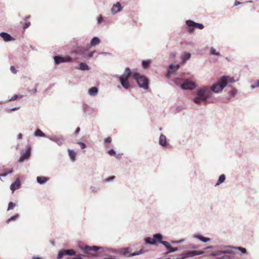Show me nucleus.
I'll list each match as a JSON object with an SVG mask.
<instances>
[{
	"instance_id": "f257e3e1",
	"label": "nucleus",
	"mask_w": 259,
	"mask_h": 259,
	"mask_svg": "<svg viewBox=\"0 0 259 259\" xmlns=\"http://www.w3.org/2000/svg\"><path fill=\"white\" fill-rule=\"evenodd\" d=\"M163 236L160 234H156L153 235V238H146L145 241L147 243L151 245H156L157 243L162 244L167 249V253L173 252L178 250L177 247H172L170 243L167 241H162Z\"/></svg>"
},
{
	"instance_id": "f03ea898",
	"label": "nucleus",
	"mask_w": 259,
	"mask_h": 259,
	"mask_svg": "<svg viewBox=\"0 0 259 259\" xmlns=\"http://www.w3.org/2000/svg\"><path fill=\"white\" fill-rule=\"evenodd\" d=\"M132 75V72L129 68H126L124 73L119 77L120 82L125 89H128L130 87V83L128 81V78Z\"/></svg>"
},
{
	"instance_id": "7ed1b4c3",
	"label": "nucleus",
	"mask_w": 259,
	"mask_h": 259,
	"mask_svg": "<svg viewBox=\"0 0 259 259\" xmlns=\"http://www.w3.org/2000/svg\"><path fill=\"white\" fill-rule=\"evenodd\" d=\"M133 78L137 80V82L140 88L144 89L148 88V80L144 76L141 75L138 73H134L133 74Z\"/></svg>"
},
{
	"instance_id": "20e7f679",
	"label": "nucleus",
	"mask_w": 259,
	"mask_h": 259,
	"mask_svg": "<svg viewBox=\"0 0 259 259\" xmlns=\"http://www.w3.org/2000/svg\"><path fill=\"white\" fill-rule=\"evenodd\" d=\"M228 77L224 76L222 77L218 82L211 87V90L218 93L222 91L227 85Z\"/></svg>"
},
{
	"instance_id": "39448f33",
	"label": "nucleus",
	"mask_w": 259,
	"mask_h": 259,
	"mask_svg": "<svg viewBox=\"0 0 259 259\" xmlns=\"http://www.w3.org/2000/svg\"><path fill=\"white\" fill-rule=\"evenodd\" d=\"M204 253L203 251H187L181 254L180 256L175 259H186L194 256L202 254Z\"/></svg>"
},
{
	"instance_id": "423d86ee",
	"label": "nucleus",
	"mask_w": 259,
	"mask_h": 259,
	"mask_svg": "<svg viewBox=\"0 0 259 259\" xmlns=\"http://www.w3.org/2000/svg\"><path fill=\"white\" fill-rule=\"evenodd\" d=\"M211 93L209 90V87H204L203 88L199 89L197 91V95L198 96L206 97L209 98L210 97Z\"/></svg>"
},
{
	"instance_id": "0eeeda50",
	"label": "nucleus",
	"mask_w": 259,
	"mask_h": 259,
	"mask_svg": "<svg viewBox=\"0 0 259 259\" xmlns=\"http://www.w3.org/2000/svg\"><path fill=\"white\" fill-rule=\"evenodd\" d=\"M132 250L130 248H123L121 249V252L126 256H132L139 255L145 252L143 249H141L139 251H135L131 253Z\"/></svg>"
},
{
	"instance_id": "6e6552de",
	"label": "nucleus",
	"mask_w": 259,
	"mask_h": 259,
	"mask_svg": "<svg viewBox=\"0 0 259 259\" xmlns=\"http://www.w3.org/2000/svg\"><path fill=\"white\" fill-rule=\"evenodd\" d=\"M187 25L189 27L188 31L189 33H192L194 31L193 28L202 29L204 28L203 24L194 22L192 20H187L186 21Z\"/></svg>"
},
{
	"instance_id": "1a4fd4ad",
	"label": "nucleus",
	"mask_w": 259,
	"mask_h": 259,
	"mask_svg": "<svg viewBox=\"0 0 259 259\" xmlns=\"http://www.w3.org/2000/svg\"><path fill=\"white\" fill-rule=\"evenodd\" d=\"M100 248H101L100 247H98L96 246H89L86 245L82 248V249L84 253H90L93 256H95L96 255L95 252L98 250L100 249Z\"/></svg>"
},
{
	"instance_id": "9d476101",
	"label": "nucleus",
	"mask_w": 259,
	"mask_h": 259,
	"mask_svg": "<svg viewBox=\"0 0 259 259\" xmlns=\"http://www.w3.org/2000/svg\"><path fill=\"white\" fill-rule=\"evenodd\" d=\"M181 88L184 90H193L196 88L194 82L186 80L182 84Z\"/></svg>"
},
{
	"instance_id": "9b49d317",
	"label": "nucleus",
	"mask_w": 259,
	"mask_h": 259,
	"mask_svg": "<svg viewBox=\"0 0 259 259\" xmlns=\"http://www.w3.org/2000/svg\"><path fill=\"white\" fill-rule=\"evenodd\" d=\"M75 254V251L73 249H63L59 251L57 259L61 258L63 256L66 255H73Z\"/></svg>"
},
{
	"instance_id": "f8f14e48",
	"label": "nucleus",
	"mask_w": 259,
	"mask_h": 259,
	"mask_svg": "<svg viewBox=\"0 0 259 259\" xmlns=\"http://www.w3.org/2000/svg\"><path fill=\"white\" fill-rule=\"evenodd\" d=\"M55 63L59 64L62 62H70L71 58L69 57H62L61 56H56L54 57Z\"/></svg>"
},
{
	"instance_id": "ddd939ff",
	"label": "nucleus",
	"mask_w": 259,
	"mask_h": 259,
	"mask_svg": "<svg viewBox=\"0 0 259 259\" xmlns=\"http://www.w3.org/2000/svg\"><path fill=\"white\" fill-rule=\"evenodd\" d=\"M30 150L31 148L30 146L27 147L26 152L22 154L21 157H20L18 161L20 162H22L24 161L25 160H26L29 158L30 156Z\"/></svg>"
},
{
	"instance_id": "4468645a",
	"label": "nucleus",
	"mask_w": 259,
	"mask_h": 259,
	"mask_svg": "<svg viewBox=\"0 0 259 259\" xmlns=\"http://www.w3.org/2000/svg\"><path fill=\"white\" fill-rule=\"evenodd\" d=\"M50 139L52 141L55 142L59 145H62L64 141V139L62 136H53L50 138Z\"/></svg>"
},
{
	"instance_id": "2eb2a0df",
	"label": "nucleus",
	"mask_w": 259,
	"mask_h": 259,
	"mask_svg": "<svg viewBox=\"0 0 259 259\" xmlns=\"http://www.w3.org/2000/svg\"><path fill=\"white\" fill-rule=\"evenodd\" d=\"M20 187V182L19 178L17 179L15 182L12 184L10 188L11 190L14 192L15 190L18 189Z\"/></svg>"
},
{
	"instance_id": "dca6fc26",
	"label": "nucleus",
	"mask_w": 259,
	"mask_h": 259,
	"mask_svg": "<svg viewBox=\"0 0 259 259\" xmlns=\"http://www.w3.org/2000/svg\"><path fill=\"white\" fill-rule=\"evenodd\" d=\"M121 10V6L119 2H117L116 4L114 5L111 9V11L113 13H116Z\"/></svg>"
},
{
	"instance_id": "f3484780",
	"label": "nucleus",
	"mask_w": 259,
	"mask_h": 259,
	"mask_svg": "<svg viewBox=\"0 0 259 259\" xmlns=\"http://www.w3.org/2000/svg\"><path fill=\"white\" fill-rule=\"evenodd\" d=\"M0 36L5 41H8L13 39V37L10 34L6 32H1Z\"/></svg>"
},
{
	"instance_id": "a211bd4d",
	"label": "nucleus",
	"mask_w": 259,
	"mask_h": 259,
	"mask_svg": "<svg viewBox=\"0 0 259 259\" xmlns=\"http://www.w3.org/2000/svg\"><path fill=\"white\" fill-rule=\"evenodd\" d=\"M207 99L208 98H206V97H201L200 96H198L197 97L194 98L193 101L196 104H199L201 102L206 103Z\"/></svg>"
},
{
	"instance_id": "6ab92c4d",
	"label": "nucleus",
	"mask_w": 259,
	"mask_h": 259,
	"mask_svg": "<svg viewBox=\"0 0 259 259\" xmlns=\"http://www.w3.org/2000/svg\"><path fill=\"white\" fill-rule=\"evenodd\" d=\"M36 180L39 184H42L47 182L49 178L45 177H37Z\"/></svg>"
},
{
	"instance_id": "aec40b11",
	"label": "nucleus",
	"mask_w": 259,
	"mask_h": 259,
	"mask_svg": "<svg viewBox=\"0 0 259 259\" xmlns=\"http://www.w3.org/2000/svg\"><path fill=\"white\" fill-rule=\"evenodd\" d=\"M159 144L161 146H165L166 145V138L165 136L161 135L159 138Z\"/></svg>"
},
{
	"instance_id": "412c9836",
	"label": "nucleus",
	"mask_w": 259,
	"mask_h": 259,
	"mask_svg": "<svg viewBox=\"0 0 259 259\" xmlns=\"http://www.w3.org/2000/svg\"><path fill=\"white\" fill-rule=\"evenodd\" d=\"M68 154L69 157L72 161H75L76 157V153L72 150L68 149Z\"/></svg>"
},
{
	"instance_id": "4be33fe9",
	"label": "nucleus",
	"mask_w": 259,
	"mask_h": 259,
	"mask_svg": "<svg viewBox=\"0 0 259 259\" xmlns=\"http://www.w3.org/2000/svg\"><path fill=\"white\" fill-rule=\"evenodd\" d=\"M98 91L97 87H92L89 90V94L91 96H95L97 94Z\"/></svg>"
},
{
	"instance_id": "5701e85b",
	"label": "nucleus",
	"mask_w": 259,
	"mask_h": 259,
	"mask_svg": "<svg viewBox=\"0 0 259 259\" xmlns=\"http://www.w3.org/2000/svg\"><path fill=\"white\" fill-rule=\"evenodd\" d=\"M100 42V39L97 37H94L91 41V46H95Z\"/></svg>"
},
{
	"instance_id": "b1692460",
	"label": "nucleus",
	"mask_w": 259,
	"mask_h": 259,
	"mask_svg": "<svg viewBox=\"0 0 259 259\" xmlns=\"http://www.w3.org/2000/svg\"><path fill=\"white\" fill-rule=\"evenodd\" d=\"M30 16H26L25 19H24V20H25V23L24 24L23 26V29H26L27 28L29 27L31 24L30 22L29 21H27V19H30Z\"/></svg>"
},
{
	"instance_id": "393cba45",
	"label": "nucleus",
	"mask_w": 259,
	"mask_h": 259,
	"mask_svg": "<svg viewBox=\"0 0 259 259\" xmlns=\"http://www.w3.org/2000/svg\"><path fill=\"white\" fill-rule=\"evenodd\" d=\"M79 69L81 70H88L90 69V68L85 63L82 62L79 64Z\"/></svg>"
},
{
	"instance_id": "a878e982",
	"label": "nucleus",
	"mask_w": 259,
	"mask_h": 259,
	"mask_svg": "<svg viewBox=\"0 0 259 259\" xmlns=\"http://www.w3.org/2000/svg\"><path fill=\"white\" fill-rule=\"evenodd\" d=\"M34 135L37 137H46V135L39 129H37L35 131Z\"/></svg>"
},
{
	"instance_id": "bb28decb",
	"label": "nucleus",
	"mask_w": 259,
	"mask_h": 259,
	"mask_svg": "<svg viewBox=\"0 0 259 259\" xmlns=\"http://www.w3.org/2000/svg\"><path fill=\"white\" fill-rule=\"evenodd\" d=\"M226 177L225 175H221L219 178L218 181L216 184V185H219L221 183H223L225 180Z\"/></svg>"
},
{
	"instance_id": "cd10ccee",
	"label": "nucleus",
	"mask_w": 259,
	"mask_h": 259,
	"mask_svg": "<svg viewBox=\"0 0 259 259\" xmlns=\"http://www.w3.org/2000/svg\"><path fill=\"white\" fill-rule=\"evenodd\" d=\"M195 237L199 239L201 241L204 242L209 241L210 240V238L204 237H203L201 235H199L195 236Z\"/></svg>"
},
{
	"instance_id": "c85d7f7f",
	"label": "nucleus",
	"mask_w": 259,
	"mask_h": 259,
	"mask_svg": "<svg viewBox=\"0 0 259 259\" xmlns=\"http://www.w3.org/2000/svg\"><path fill=\"white\" fill-rule=\"evenodd\" d=\"M150 63V62L149 61H143L142 66L144 68H147L149 67Z\"/></svg>"
},
{
	"instance_id": "c756f323",
	"label": "nucleus",
	"mask_w": 259,
	"mask_h": 259,
	"mask_svg": "<svg viewBox=\"0 0 259 259\" xmlns=\"http://www.w3.org/2000/svg\"><path fill=\"white\" fill-rule=\"evenodd\" d=\"M15 206H16V204L15 203H13L12 202H10L9 203V206H8V207L7 210L13 209L15 207Z\"/></svg>"
},
{
	"instance_id": "7c9ffc66",
	"label": "nucleus",
	"mask_w": 259,
	"mask_h": 259,
	"mask_svg": "<svg viewBox=\"0 0 259 259\" xmlns=\"http://www.w3.org/2000/svg\"><path fill=\"white\" fill-rule=\"evenodd\" d=\"M235 249H238L240 251H241L242 253H246V249L245 248H242V247H234V248Z\"/></svg>"
},
{
	"instance_id": "2f4dec72",
	"label": "nucleus",
	"mask_w": 259,
	"mask_h": 259,
	"mask_svg": "<svg viewBox=\"0 0 259 259\" xmlns=\"http://www.w3.org/2000/svg\"><path fill=\"white\" fill-rule=\"evenodd\" d=\"M234 247L228 248L225 249V250H224L223 251V252H224V253H233V251L232 249H234Z\"/></svg>"
},
{
	"instance_id": "473e14b6",
	"label": "nucleus",
	"mask_w": 259,
	"mask_h": 259,
	"mask_svg": "<svg viewBox=\"0 0 259 259\" xmlns=\"http://www.w3.org/2000/svg\"><path fill=\"white\" fill-rule=\"evenodd\" d=\"M19 217V215L18 214H16L12 217H11L10 218H9L8 221H7V223H9V222H10L11 221H14V220H15L16 219H17Z\"/></svg>"
},
{
	"instance_id": "72a5a7b5",
	"label": "nucleus",
	"mask_w": 259,
	"mask_h": 259,
	"mask_svg": "<svg viewBox=\"0 0 259 259\" xmlns=\"http://www.w3.org/2000/svg\"><path fill=\"white\" fill-rule=\"evenodd\" d=\"M190 57H191V54L190 53H187L186 54L184 57H183V60L184 61H186V60H189L190 58Z\"/></svg>"
},
{
	"instance_id": "f704fd0d",
	"label": "nucleus",
	"mask_w": 259,
	"mask_h": 259,
	"mask_svg": "<svg viewBox=\"0 0 259 259\" xmlns=\"http://www.w3.org/2000/svg\"><path fill=\"white\" fill-rule=\"evenodd\" d=\"M210 53L212 55H220V54L219 52H217L213 48H211Z\"/></svg>"
},
{
	"instance_id": "c9c22d12",
	"label": "nucleus",
	"mask_w": 259,
	"mask_h": 259,
	"mask_svg": "<svg viewBox=\"0 0 259 259\" xmlns=\"http://www.w3.org/2000/svg\"><path fill=\"white\" fill-rule=\"evenodd\" d=\"M22 95H20V96H18V95H15L14 96H13L11 98V99L10 100V101H14V100H16L18 99V97L21 98H22Z\"/></svg>"
},
{
	"instance_id": "e433bc0d",
	"label": "nucleus",
	"mask_w": 259,
	"mask_h": 259,
	"mask_svg": "<svg viewBox=\"0 0 259 259\" xmlns=\"http://www.w3.org/2000/svg\"><path fill=\"white\" fill-rule=\"evenodd\" d=\"M251 87L252 89L259 87V80H256L255 83L252 84Z\"/></svg>"
},
{
	"instance_id": "4c0bfd02",
	"label": "nucleus",
	"mask_w": 259,
	"mask_h": 259,
	"mask_svg": "<svg viewBox=\"0 0 259 259\" xmlns=\"http://www.w3.org/2000/svg\"><path fill=\"white\" fill-rule=\"evenodd\" d=\"M108 153L111 156L115 155V152L113 149H111L108 151Z\"/></svg>"
},
{
	"instance_id": "58836bf2",
	"label": "nucleus",
	"mask_w": 259,
	"mask_h": 259,
	"mask_svg": "<svg viewBox=\"0 0 259 259\" xmlns=\"http://www.w3.org/2000/svg\"><path fill=\"white\" fill-rule=\"evenodd\" d=\"M78 144L80 146V148L83 149L86 147V145L84 143L82 142H78Z\"/></svg>"
},
{
	"instance_id": "ea45409f",
	"label": "nucleus",
	"mask_w": 259,
	"mask_h": 259,
	"mask_svg": "<svg viewBox=\"0 0 259 259\" xmlns=\"http://www.w3.org/2000/svg\"><path fill=\"white\" fill-rule=\"evenodd\" d=\"M10 70L11 71V72L14 74L16 73H17V70L16 69H15V67L13 66H12L10 68Z\"/></svg>"
},
{
	"instance_id": "a19ab883",
	"label": "nucleus",
	"mask_w": 259,
	"mask_h": 259,
	"mask_svg": "<svg viewBox=\"0 0 259 259\" xmlns=\"http://www.w3.org/2000/svg\"><path fill=\"white\" fill-rule=\"evenodd\" d=\"M111 138L110 137H108L107 138L105 139L104 142L105 143H110L111 142Z\"/></svg>"
},
{
	"instance_id": "79ce46f5",
	"label": "nucleus",
	"mask_w": 259,
	"mask_h": 259,
	"mask_svg": "<svg viewBox=\"0 0 259 259\" xmlns=\"http://www.w3.org/2000/svg\"><path fill=\"white\" fill-rule=\"evenodd\" d=\"M114 179H115V177L114 176H112V177H110L106 179L105 180V181L106 182H109V181H111V180H113Z\"/></svg>"
},
{
	"instance_id": "37998d69",
	"label": "nucleus",
	"mask_w": 259,
	"mask_h": 259,
	"mask_svg": "<svg viewBox=\"0 0 259 259\" xmlns=\"http://www.w3.org/2000/svg\"><path fill=\"white\" fill-rule=\"evenodd\" d=\"M103 20V18L102 17H100L99 18H98V23H100L101 22H102Z\"/></svg>"
},
{
	"instance_id": "c03bdc74",
	"label": "nucleus",
	"mask_w": 259,
	"mask_h": 259,
	"mask_svg": "<svg viewBox=\"0 0 259 259\" xmlns=\"http://www.w3.org/2000/svg\"><path fill=\"white\" fill-rule=\"evenodd\" d=\"M94 53V52H91L90 53H89L88 55V57L89 58H91L93 56V54Z\"/></svg>"
},
{
	"instance_id": "a18cd8bd",
	"label": "nucleus",
	"mask_w": 259,
	"mask_h": 259,
	"mask_svg": "<svg viewBox=\"0 0 259 259\" xmlns=\"http://www.w3.org/2000/svg\"><path fill=\"white\" fill-rule=\"evenodd\" d=\"M80 131V128L77 127L76 130L75 131V134H77Z\"/></svg>"
},
{
	"instance_id": "49530a36",
	"label": "nucleus",
	"mask_w": 259,
	"mask_h": 259,
	"mask_svg": "<svg viewBox=\"0 0 259 259\" xmlns=\"http://www.w3.org/2000/svg\"><path fill=\"white\" fill-rule=\"evenodd\" d=\"M22 137H23L22 134H21V133H20V134H18V137H18V139H21L22 138Z\"/></svg>"
},
{
	"instance_id": "de8ad7c7",
	"label": "nucleus",
	"mask_w": 259,
	"mask_h": 259,
	"mask_svg": "<svg viewBox=\"0 0 259 259\" xmlns=\"http://www.w3.org/2000/svg\"><path fill=\"white\" fill-rule=\"evenodd\" d=\"M240 4H241V3H240L239 2H238V1H236V2L235 3V4H234V6H237V5H240Z\"/></svg>"
},
{
	"instance_id": "09e8293b",
	"label": "nucleus",
	"mask_w": 259,
	"mask_h": 259,
	"mask_svg": "<svg viewBox=\"0 0 259 259\" xmlns=\"http://www.w3.org/2000/svg\"><path fill=\"white\" fill-rule=\"evenodd\" d=\"M32 259H41V258L38 256H33Z\"/></svg>"
},
{
	"instance_id": "8fccbe9b",
	"label": "nucleus",
	"mask_w": 259,
	"mask_h": 259,
	"mask_svg": "<svg viewBox=\"0 0 259 259\" xmlns=\"http://www.w3.org/2000/svg\"><path fill=\"white\" fill-rule=\"evenodd\" d=\"M169 68L171 69H172L173 68H174L175 67V66L172 64H171L169 65Z\"/></svg>"
},
{
	"instance_id": "3c124183",
	"label": "nucleus",
	"mask_w": 259,
	"mask_h": 259,
	"mask_svg": "<svg viewBox=\"0 0 259 259\" xmlns=\"http://www.w3.org/2000/svg\"><path fill=\"white\" fill-rule=\"evenodd\" d=\"M179 68H180V65H176L175 70H177L179 69Z\"/></svg>"
},
{
	"instance_id": "603ef678",
	"label": "nucleus",
	"mask_w": 259,
	"mask_h": 259,
	"mask_svg": "<svg viewBox=\"0 0 259 259\" xmlns=\"http://www.w3.org/2000/svg\"><path fill=\"white\" fill-rule=\"evenodd\" d=\"M104 259H115V258L113 257H109V258H105Z\"/></svg>"
},
{
	"instance_id": "864d4df0",
	"label": "nucleus",
	"mask_w": 259,
	"mask_h": 259,
	"mask_svg": "<svg viewBox=\"0 0 259 259\" xmlns=\"http://www.w3.org/2000/svg\"><path fill=\"white\" fill-rule=\"evenodd\" d=\"M226 257H227V256H223L222 257H221V259H226Z\"/></svg>"
},
{
	"instance_id": "5fc2aeb1",
	"label": "nucleus",
	"mask_w": 259,
	"mask_h": 259,
	"mask_svg": "<svg viewBox=\"0 0 259 259\" xmlns=\"http://www.w3.org/2000/svg\"><path fill=\"white\" fill-rule=\"evenodd\" d=\"M171 73V71H169L168 72V73H167V76H168L169 75V74L170 73Z\"/></svg>"
},
{
	"instance_id": "6e6d98bb",
	"label": "nucleus",
	"mask_w": 259,
	"mask_h": 259,
	"mask_svg": "<svg viewBox=\"0 0 259 259\" xmlns=\"http://www.w3.org/2000/svg\"><path fill=\"white\" fill-rule=\"evenodd\" d=\"M172 242L173 243H178V241H172Z\"/></svg>"
},
{
	"instance_id": "4d7b16f0",
	"label": "nucleus",
	"mask_w": 259,
	"mask_h": 259,
	"mask_svg": "<svg viewBox=\"0 0 259 259\" xmlns=\"http://www.w3.org/2000/svg\"><path fill=\"white\" fill-rule=\"evenodd\" d=\"M15 110H16V108H14V109H12V111H15Z\"/></svg>"
},
{
	"instance_id": "13d9d810",
	"label": "nucleus",
	"mask_w": 259,
	"mask_h": 259,
	"mask_svg": "<svg viewBox=\"0 0 259 259\" xmlns=\"http://www.w3.org/2000/svg\"><path fill=\"white\" fill-rule=\"evenodd\" d=\"M212 248V246L208 247H207L206 248Z\"/></svg>"
},
{
	"instance_id": "bf43d9fd",
	"label": "nucleus",
	"mask_w": 259,
	"mask_h": 259,
	"mask_svg": "<svg viewBox=\"0 0 259 259\" xmlns=\"http://www.w3.org/2000/svg\"><path fill=\"white\" fill-rule=\"evenodd\" d=\"M217 254H213V255H217Z\"/></svg>"
},
{
	"instance_id": "052dcab7",
	"label": "nucleus",
	"mask_w": 259,
	"mask_h": 259,
	"mask_svg": "<svg viewBox=\"0 0 259 259\" xmlns=\"http://www.w3.org/2000/svg\"><path fill=\"white\" fill-rule=\"evenodd\" d=\"M173 259H175V258H173Z\"/></svg>"
}]
</instances>
